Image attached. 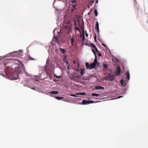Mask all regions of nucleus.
Here are the masks:
<instances>
[{"label": "nucleus", "instance_id": "f257e3e1", "mask_svg": "<svg viewBox=\"0 0 148 148\" xmlns=\"http://www.w3.org/2000/svg\"><path fill=\"white\" fill-rule=\"evenodd\" d=\"M16 60H14V62H13L12 64V66L10 70V71H11V72L13 73L12 74H11V75L10 76L12 77L11 78L13 79H16L18 77L17 74V73L18 72V68L17 67L18 65L16 62Z\"/></svg>", "mask_w": 148, "mask_h": 148}, {"label": "nucleus", "instance_id": "f03ea898", "mask_svg": "<svg viewBox=\"0 0 148 148\" xmlns=\"http://www.w3.org/2000/svg\"><path fill=\"white\" fill-rule=\"evenodd\" d=\"M63 23L64 24V31L66 33H68L70 32L71 30V26L70 24V21L69 19H64Z\"/></svg>", "mask_w": 148, "mask_h": 148}, {"label": "nucleus", "instance_id": "7ed1b4c3", "mask_svg": "<svg viewBox=\"0 0 148 148\" xmlns=\"http://www.w3.org/2000/svg\"><path fill=\"white\" fill-rule=\"evenodd\" d=\"M14 60L13 59H6L4 61V65L6 66V69H8L9 67L10 69L12 66V64L14 62Z\"/></svg>", "mask_w": 148, "mask_h": 148}, {"label": "nucleus", "instance_id": "20e7f679", "mask_svg": "<svg viewBox=\"0 0 148 148\" xmlns=\"http://www.w3.org/2000/svg\"><path fill=\"white\" fill-rule=\"evenodd\" d=\"M16 62L18 65V73L23 71L25 70V68L23 64L18 60H16Z\"/></svg>", "mask_w": 148, "mask_h": 148}, {"label": "nucleus", "instance_id": "39448f33", "mask_svg": "<svg viewBox=\"0 0 148 148\" xmlns=\"http://www.w3.org/2000/svg\"><path fill=\"white\" fill-rule=\"evenodd\" d=\"M92 51L93 52V53L94 54V55H95V58L94 60V61L93 62L92 64V65H93L95 67H96L97 64V56L96 55V52H95L94 50L93 49H92Z\"/></svg>", "mask_w": 148, "mask_h": 148}, {"label": "nucleus", "instance_id": "423d86ee", "mask_svg": "<svg viewBox=\"0 0 148 148\" xmlns=\"http://www.w3.org/2000/svg\"><path fill=\"white\" fill-rule=\"evenodd\" d=\"M77 5L74 4L73 5L72 4V6L73 7V8L71 10V16H72V15H73L74 16H75L76 15V8L75 7L77 6Z\"/></svg>", "mask_w": 148, "mask_h": 148}, {"label": "nucleus", "instance_id": "0eeeda50", "mask_svg": "<svg viewBox=\"0 0 148 148\" xmlns=\"http://www.w3.org/2000/svg\"><path fill=\"white\" fill-rule=\"evenodd\" d=\"M115 78V75L112 73H110L108 75V78L110 81L112 82Z\"/></svg>", "mask_w": 148, "mask_h": 148}, {"label": "nucleus", "instance_id": "6e6552de", "mask_svg": "<svg viewBox=\"0 0 148 148\" xmlns=\"http://www.w3.org/2000/svg\"><path fill=\"white\" fill-rule=\"evenodd\" d=\"M121 71V69L119 66H118L117 67L116 71L114 72V73L117 76L119 75Z\"/></svg>", "mask_w": 148, "mask_h": 148}, {"label": "nucleus", "instance_id": "1a4fd4ad", "mask_svg": "<svg viewBox=\"0 0 148 148\" xmlns=\"http://www.w3.org/2000/svg\"><path fill=\"white\" fill-rule=\"evenodd\" d=\"M86 66L87 69H92L95 68V67L93 65H92V63L90 64H89L88 62L86 63Z\"/></svg>", "mask_w": 148, "mask_h": 148}, {"label": "nucleus", "instance_id": "9d476101", "mask_svg": "<svg viewBox=\"0 0 148 148\" xmlns=\"http://www.w3.org/2000/svg\"><path fill=\"white\" fill-rule=\"evenodd\" d=\"M85 68H84L83 69L81 68L80 69L79 71L81 76L83 75L85 73Z\"/></svg>", "mask_w": 148, "mask_h": 148}, {"label": "nucleus", "instance_id": "9b49d317", "mask_svg": "<svg viewBox=\"0 0 148 148\" xmlns=\"http://www.w3.org/2000/svg\"><path fill=\"white\" fill-rule=\"evenodd\" d=\"M82 33H83V37H82V39L83 41V42L84 43L86 41V40L85 39V36H84V34H85V31L84 29H83L82 30Z\"/></svg>", "mask_w": 148, "mask_h": 148}, {"label": "nucleus", "instance_id": "f8f14e48", "mask_svg": "<svg viewBox=\"0 0 148 148\" xmlns=\"http://www.w3.org/2000/svg\"><path fill=\"white\" fill-rule=\"evenodd\" d=\"M58 93V91H52L49 92V94H55L57 95Z\"/></svg>", "mask_w": 148, "mask_h": 148}, {"label": "nucleus", "instance_id": "ddd939ff", "mask_svg": "<svg viewBox=\"0 0 148 148\" xmlns=\"http://www.w3.org/2000/svg\"><path fill=\"white\" fill-rule=\"evenodd\" d=\"M53 41H55L56 43L58 44H60L59 42V41L58 40V38L57 37L55 36L54 37V38L53 39Z\"/></svg>", "mask_w": 148, "mask_h": 148}, {"label": "nucleus", "instance_id": "4468645a", "mask_svg": "<svg viewBox=\"0 0 148 148\" xmlns=\"http://www.w3.org/2000/svg\"><path fill=\"white\" fill-rule=\"evenodd\" d=\"M95 29H97V32H99V25L98 21H97L95 25Z\"/></svg>", "mask_w": 148, "mask_h": 148}, {"label": "nucleus", "instance_id": "2eb2a0df", "mask_svg": "<svg viewBox=\"0 0 148 148\" xmlns=\"http://www.w3.org/2000/svg\"><path fill=\"white\" fill-rule=\"evenodd\" d=\"M95 88L96 90L104 89L103 87L100 86H96L95 87Z\"/></svg>", "mask_w": 148, "mask_h": 148}, {"label": "nucleus", "instance_id": "dca6fc26", "mask_svg": "<svg viewBox=\"0 0 148 148\" xmlns=\"http://www.w3.org/2000/svg\"><path fill=\"white\" fill-rule=\"evenodd\" d=\"M71 44L72 46H73L74 45V39L73 37H72L71 39Z\"/></svg>", "mask_w": 148, "mask_h": 148}, {"label": "nucleus", "instance_id": "f3484780", "mask_svg": "<svg viewBox=\"0 0 148 148\" xmlns=\"http://www.w3.org/2000/svg\"><path fill=\"white\" fill-rule=\"evenodd\" d=\"M126 77L127 79L128 80H129L130 79V76L129 71H127L126 72Z\"/></svg>", "mask_w": 148, "mask_h": 148}, {"label": "nucleus", "instance_id": "a211bd4d", "mask_svg": "<svg viewBox=\"0 0 148 148\" xmlns=\"http://www.w3.org/2000/svg\"><path fill=\"white\" fill-rule=\"evenodd\" d=\"M88 101L84 100L82 101V103L83 104H88Z\"/></svg>", "mask_w": 148, "mask_h": 148}, {"label": "nucleus", "instance_id": "6ab92c4d", "mask_svg": "<svg viewBox=\"0 0 148 148\" xmlns=\"http://www.w3.org/2000/svg\"><path fill=\"white\" fill-rule=\"evenodd\" d=\"M55 98L59 100H61V99H63L64 98V97H56Z\"/></svg>", "mask_w": 148, "mask_h": 148}, {"label": "nucleus", "instance_id": "aec40b11", "mask_svg": "<svg viewBox=\"0 0 148 148\" xmlns=\"http://www.w3.org/2000/svg\"><path fill=\"white\" fill-rule=\"evenodd\" d=\"M91 47L92 48V49H93L95 50V49L96 48V46L94 44H92L91 45Z\"/></svg>", "mask_w": 148, "mask_h": 148}, {"label": "nucleus", "instance_id": "412c9836", "mask_svg": "<svg viewBox=\"0 0 148 148\" xmlns=\"http://www.w3.org/2000/svg\"><path fill=\"white\" fill-rule=\"evenodd\" d=\"M60 49L61 51L62 52V53L63 54L65 52H66V50L61 48V47L60 48Z\"/></svg>", "mask_w": 148, "mask_h": 148}, {"label": "nucleus", "instance_id": "4be33fe9", "mask_svg": "<svg viewBox=\"0 0 148 148\" xmlns=\"http://www.w3.org/2000/svg\"><path fill=\"white\" fill-rule=\"evenodd\" d=\"M92 95L93 96L98 97L100 96V95L99 94L93 93L92 94Z\"/></svg>", "mask_w": 148, "mask_h": 148}, {"label": "nucleus", "instance_id": "5701e85b", "mask_svg": "<svg viewBox=\"0 0 148 148\" xmlns=\"http://www.w3.org/2000/svg\"><path fill=\"white\" fill-rule=\"evenodd\" d=\"M94 14L96 16H97L98 15V13L96 9H95L94 11Z\"/></svg>", "mask_w": 148, "mask_h": 148}, {"label": "nucleus", "instance_id": "b1692460", "mask_svg": "<svg viewBox=\"0 0 148 148\" xmlns=\"http://www.w3.org/2000/svg\"><path fill=\"white\" fill-rule=\"evenodd\" d=\"M103 67L105 68H106V69H108V65H107V64H103Z\"/></svg>", "mask_w": 148, "mask_h": 148}, {"label": "nucleus", "instance_id": "393cba45", "mask_svg": "<svg viewBox=\"0 0 148 148\" xmlns=\"http://www.w3.org/2000/svg\"><path fill=\"white\" fill-rule=\"evenodd\" d=\"M124 82H125L124 81H123V79H121L120 81V82H121V84L122 85H124Z\"/></svg>", "mask_w": 148, "mask_h": 148}, {"label": "nucleus", "instance_id": "a878e982", "mask_svg": "<svg viewBox=\"0 0 148 148\" xmlns=\"http://www.w3.org/2000/svg\"><path fill=\"white\" fill-rule=\"evenodd\" d=\"M76 2V0L71 1L70 2V3H70V4H73V3H75Z\"/></svg>", "mask_w": 148, "mask_h": 148}, {"label": "nucleus", "instance_id": "bb28decb", "mask_svg": "<svg viewBox=\"0 0 148 148\" xmlns=\"http://www.w3.org/2000/svg\"><path fill=\"white\" fill-rule=\"evenodd\" d=\"M77 95H84L86 94L84 92H82L80 93H77Z\"/></svg>", "mask_w": 148, "mask_h": 148}, {"label": "nucleus", "instance_id": "cd10ccee", "mask_svg": "<svg viewBox=\"0 0 148 148\" xmlns=\"http://www.w3.org/2000/svg\"><path fill=\"white\" fill-rule=\"evenodd\" d=\"M88 104L90 103H94V101H88Z\"/></svg>", "mask_w": 148, "mask_h": 148}, {"label": "nucleus", "instance_id": "c85d7f7f", "mask_svg": "<svg viewBox=\"0 0 148 148\" xmlns=\"http://www.w3.org/2000/svg\"><path fill=\"white\" fill-rule=\"evenodd\" d=\"M28 59L29 60H34V58H33L31 57L29 58H28Z\"/></svg>", "mask_w": 148, "mask_h": 148}, {"label": "nucleus", "instance_id": "c756f323", "mask_svg": "<svg viewBox=\"0 0 148 148\" xmlns=\"http://www.w3.org/2000/svg\"><path fill=\"white\" fill-rule=\"evenodd\" d=\"M75 30H77L80 31V29L79 28L77 27H75Z\"/></svg>", "mask_w": 148, "mask_h": 148}, {"label": "nucleus", "instance_id": "7c9ffc66", "mask_svg": "<svg viewBox=\"0 0 148 148\" xmlns=\"http://www.w3.org/2000/svg\"><path fill=\"white\" fill-rule=\"evenodd\" d=\"M85 35L86 37H88V34L87 33L86 31L85 32Z\"/></svg>", "mask_w": 148, "mask_h": 148}, {"label": "nucleus", "instance_id": "2f4dec72", "mask_svg": "<svg viewBox=\"0 0 148 148\" xmlns=\"http://www.w3.org/2000/svg\"><path fill=\"white\" fill-rule=\"evenodd\" d=\"M95 49L96 52H97V53H99V51L97 47Z\"/></svg>", "mask_w": 148, "mask_h": 148}, {"label": "nucleus", "instance_id": "473e14b6", "mask_svg": "<svg viewBox=\"0 0 148 148\" xmlns=\"http://www.w3.org/2000/svg\"><path fill=\"white\" fill-rule=\"evenodd\" d=\"M55 76L56 77H57V78H60L61 77V76H57L56 75H55Z\"/></svg>", "mask_w": 148, "mask_h": 148}, {"label": "nucleus", "instance_id": "72a5a7b5", "mask_svg": "<svg viewBox=\"0 0 148 148\" xmlns=\"http://www.w3.org/2000/svg\"><path fill=\"white\" fill-rule=\"evenodd\" d=\"M71 96L74 97H77V96L75 95L71 94Z\"/></svg>", "mask_w": 148, "mask_h": 148}, {"label": "nucleus", "instance_id": "f704fd0d", "mask_svg": "<svg viewBox=\"0 0 148 148\" xmlns=\"http://www.w3.org/2000/svg\"><path fill=\"white\" fill-rule=\"evenodd\" d=\"M98 53V56H102V54L101 53Z\"/></svg>", "mask_w": 148, "mask_h": 148}, {"label": "nucleus", "instance_id": "c9c22d12", "mask_svg": "<svg viewBox=\"0 0 148 148\" xmlns=\"http://www.w3.org/2000/svg\"><path fill=\"white\" fill-rule=\"evenodd\" d=\"M102 45L104 46V47H107V46L106 45V44H102Z\"/></svg>", "mask_w": 148, "mask_h": 148}, {"label": "nucleus", "instance_id": "e433bc0d", "mask_svg": "<svg viewBox=\"0 0 148 148\" xmlns=\"http://www.w3.org/2000/svg\"><path fill=\"white\" fill-rule=\"evenodd\" d=\"M65 58V59L64 60L65 61V62H66V64H67L68 63H67V60L66 58Z\"/></svg>", "mask_w": 148, "mask_h": 148}, {"label": "nucleus", "instance_id": "4c0bfd02", "mask_svg": "<svg viewBox=\"0 0 148 148\" xmlns=\"http://www.w3.org/2000/svg\"><path fill=\"white\" fill-rule=\"evenodd\" d=\"M83 36V34H81L79 36L80 37V38L82 37Z\"/></svg>", "mask_w": 148, "mask_h": 148}, {"label": "nucleus", "instance_id": "58836bf2", "mask_svg": "<svg viewBox=\"0 0 148 148\" xmlns=\"http://www.w3.org/2000/svg\"><path fill=\"white\" fill-rule=\"evenodd\" d=\"M76 71H77L78 72V71H79V69H78V68L77 69H76Z\"/></svg>", "mask_w": 148, "mask_h": 148}, {"label": "nucleus", "instance_id": "ea45409f", "mask_svg": "<svg viewBox=\"0 0 148 148\" xmlns=\"http://www.w3.org/2000/svg\"><path fill=\"white\" fill-rule=\"evenodd\" d=\"M47 65L45 67V69L47 70Z\"/></svg>", "mask_w": 148, "mask_h": 148}, {"label": "nucleus", "instance_id": "a19ab883", "mask_svg": "<svg viewBox=\"0 0 148 148\" xmlns=\"http://www.w3.org/2000/svg\"><path fill=\"white\" fill-rule=\"evenodd\" d=\"M98 0H97L96 1V3H98Z\"/></svg>", "mask_w": 148, "mask_h": 148}, {"label": "nucleus", "instance_id": "79ce46f5", "mask_svg": "<svg viewBox=\"0 0 148 148\" xmlns=\"http://www.w3.org/2000/svg\"><path fill=\"white\" fill-rule=\"evenodd\" d=\"M32 89H33V90H34L35 89V88H33Z\"/></svg>", "mask_w": 148, "mask_h": 148}, {"label": "nucleus", "instance_id": "37998d69", "mask_svg": "<svg viewBox=\"0 0 148 148\" xmlns=\"http://www.w3.org/2000/svg\"><path fill=\"white\" fill-rule=\"evenodd\" d=\"M75 3H73V5L75 4Z\"/></svg>", "mask_w": 148, "mask_h": 148}, {"label": "nucleus", "instance_id": "c03bdc74", "mask_svg": "<svg viewBox=\"0 0 148 148\" xmlns=\"http://www.w3.org/2000/svg\"><path fill=\"white\" fill-rule=\"evenodd\" d=\"M95 40H96V38H95Z\"/></svg>", "mask_w": 148, "mask_h": 148}, {"label": "nucleus", "instance_id": "a18cd8bd", "mask_svg": "<svg viewBox=\"0 0 148 148\" xmlns=\"http://www.w3.org/2000/svg\"><path fill=\"white\" fill-rule=\"evenodd\" d=\"M68 69H69V67H68Z\"/></svg>", "mask_w": 148, "mask_h": 148}, {"label": "nucleus", "instance_id": "49530a36", "mask_svg": "<svg viewBox=\"0 0 148 148\" xmlns=\"http://www.w3.org/2000/svg\"><path fill=\"white\" fill-rule=\"evenodd\" d=\"M121 97V96H120L119 97V98H120V97Z\"/></svg>", "mask_w": 148, "mask_h": 148}, {"label": "nucleus", "instance_id": "de8ad7c7", "mask_svg": "<svg viewBox=\"0 0 148 148\" xmlns=\"http://www.w3.org/2000/svg\"><path fill=\"white\" fill-rule=\"evenodd\" d=\"M7 74H8V73H7Z\"/></svg>", "mask_w": 148, "mask_h": 148}]
</instances>
